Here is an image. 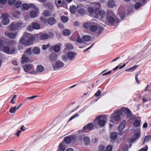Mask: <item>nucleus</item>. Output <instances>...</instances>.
<instances>
[{"instance_id":"6e6d98bb","label":"nucleus","mask_w":151,"mask_h":151,"mask_svg":"<svg viewBox=\"0 0 151 151\" xmlns=\"http://www.w3.org/2000/svg\"><path fill=\"white\" fill-rule=\"evenodd\" d=\"M141 4L139 2L137 3L134 5V8L136 9H139L140 6Z\"/></svg>"},{"instance_id":"c03bdc74","label":"nucleus","mask_w":151,"mask_h":151,"mask_svg":"<svg viewBox=\"0 0 151 151\" xmlns=\"http://www.w3.org/2000/svg\"><path fill=\"white\" fill-rule=\"evenodd\" d=\"M91 24L89 22L85 23L83 24V27L85 29H88L89 27L90 28Z\"/></svg>"},{"instance_id":"6e6552de","label":"nucleus","mask_w":151,"mask_h":151,"mask_svg":"<svg viewBox=\"0 0 151 151\" xmlns=\"http://www.w3.org/2000/svg\"><path fill=\"white\" fill-rule=\"evenodd\" d=\"M2 48H3L4 51L8 54H14L15 52V50L13 47L10 49L8 46H5L4 47H3Z\"/></svg>"},{"instance_id":"f3484780","label":"nucleus","mask_w":151,"mask_h":151,"mask_svg":"<svg viewBox=\"0 0 151 151\" xmlns=\"http://www.w3.org/2000/svg\"><path fill=\"white\" fill-rule=\"evenodd\" d=\"M67 147L66 145L64 142H62L58 146L59 150L58 151H64L65 148Z\"/></svg>"},{"instance_id":"0eeeda50","label":"nucleus","mask_w":151,"mask_h":151,"mask_svg":"<svg viewBox=\"0 0 151 151\" xmlns=\"http://www.w3.org/2000/svg\"><path fill=\"white\" fill-rule=\"evenodd\" d=\"M121 112H122V114L124 113V116L127 118H129L132 116V113L130 110L127 108L123 107L121 109Z\"/></svg>"},{"instance_id":"603ef678","label":"nucleus","mask_w":151,"mask_h":151,"mask_svg":"<svg viewBox=\"0 0 151 151\" xmlns=\"http://www.w3.org/2000/svg\"><path fill=\"white\" fill-rule=\"evenodd\" d=\"M47 9L51 10V12H53L54 10V8L53 5L51 4H49L48 5Z\"/></svg>"},{"instance_id":"4be33fe9","label":"nucleus","mask_w":151,"mask_h":151,"mask_svg":"<svg viewBox=\"0 0 151 151\" xmlns=\"http://www.w3.org/2000/svg\"><path fill=\"white\" fill-rule=\"evenodd\" d=\"M57 58V56L56 53H55L50 54L49 56V58L50 60L52 61H55Z\"/></svg>"},{"instance_id":"a211bd4d","label":"nucleus","mask_w":151,"mask_h":151,"mask_svg":"<svg viewBox=\"0 0 151 151\" xmlns=\"http://www.w3.org/2000/svg\"><path fill=\"white\" fill-rule=\"evenodd\" d=\"M56 19L53 17H50L47 20V23L50 25H53L56 23Z\"/></svg>"},{"instance_id":"7c9ffc66","label":"nucleus","mask_w":151,"mask_h":151,"mask_svg":"<svg viewBox=\"0 0 151 151\" xmlns=\"http://www.w3.org/2000/svg\"><path fill=\"white\" fill-rule=\"evenodd\" d=\"M76 7L74 5H72L71 6L70 8V10L71 12L73 14L75 13L76 10Z\"/></svg>"},{"instance_id":"e2e57ef3","label":"nucleus","mask_w":151,"mask_h":151,"mask_svg":"<svg viewBox=\"0 0 151 151\" xmlns=\"http://www.w3.org/2000/svg\"><path fill=\"white\" fill-rule=\"evenodd\" d=\"M79 115H78V113H76L74 116H72L70 117V119L69 121H70L72 119H73L75 118L76 117L78 116Z\"/></svg>"},{"instance_id":"de8ad7c7","label":"nucleus","mask_w":151,"mask_h":151,"mask_svg":"<svg viewBox=\"0 0 151 151\" xmlns=\"http://www.w3.org/2000/svg\"><path fill=\"white\" fill-rule=\"evenodd\" d=\"M23 9L24 10H27L28 9V4L26 3H24L22 5Z\"/></svg>"},{"instance_id":"13d9d810","label":"nucleus","mask_w":151,"mask_h":151,"mask_svg":"<svg viewBox=\"0 0 151 151\" xmlns=\"http://www.w3.org/2000/svg\"><path fill=\"white\" fill-rule=\"evenodd\" d=\"M101 93V92L100 90H98V91L95 94L94 96L96 97H98L100 96Z\"/></svg>"},{"instance_id":"5701e85b","label":"nucleus","mask_w":151,"mask_h":151,"mask_svg":"<svg viewBox=\"0 0 151 151\" xmlns=\"http://www.w3.org/2000/svg\"><path fill=\"white\" fill-rule=\"evenodd\" d=\"M49 35H51L52 36H53V33H49V35L46 34V33H43L40 36V39L42 40H43L45 39H47L50 36Z\"/></svg>"},{"instance_id":"3c124183","label":"nucleus","mask_w":151,"mask_h":151,"mask_svg":"<svg viewBox=\"0 0 151 151\" xmlns=\"http://www.w3.org/2000/svg\"><path fill=\"white\" fill-rule=\"evenodd\" d=\"M15 42L14 41L11 40L7 43V45L9 46H13L14 45Z\"/></svg>"},{"instance_id":"bb28decb","label":"nucleus","mask_w":151,"mask_h":151,"mask_svg":"<svg viewBox=\"0 0 151 151\" xmlns=\"http://www.w3.org/2000/svg\"><path fill=\"white\" fill-rule=\"evenodd\" d=\"M90 37L88 35H85L82 37V40L83 42H87L90 40Z\"/></svg>"},{"instance_id":"864d4df0","label":"nucleus","mask_w":151,"mask_h":151,"mask_svg":"<svg viewBox=\"0 0 151 151\" xmlns=\"http://www.w3.org/2000/svg\"><path fill=\"white\" fill-rule=\"evenodd\" d=\"M138 67V65H135L127 69L125 71H129V70H131V71L133 70H134L136 68H137Z\"/></svg>"},{"instance_id":"ea45409f","label":"nucleus","mask_w":151,"mask_h":151,"mask_svg":"<svg viewBox=\"0 0 151 151\" xmlns=\"http://www.w3.org/2000/svg\"><path fill=\"white\" fill-rule=\"evenodd\" d=\"M17 107L16 106L11 107L9 110V112L11 113H14L17 111Z\"/></svg>"},{"instance_id":"423d86ee","label":"nucleus","mask_w":151,"mask_h":151,"mask_svg":"<svg viewBox=\"0 0 151 151\" xmlns=\"http://www.w3.org/2000/svg\"><path fill=\"white\" fill-rule=\"evenodd\" d=\"M1 17L2 18V23L3 24L6 25L9 23L10 21L8 18V15L7 14L3 13L1 15Z\"/></svg>"},{"instance_id":"f03ea898","label":"nucleus","mask_w":151,"mask_h":151,"mask_svg":"<svg viewBox=\"0 0 151 151\" xmlns=\"http://www.w3.org/2000/svg\"><path fill=\"white\" fill-rule=\"evenodd\" d=\"M122 115V112L120 110L115 112L111 115L110 121L114 122L119 121L120 120V116Z\"/></svg>"},{"instance_id":"37998d69","label":"nucleus","mask_w":151,"mask_h":151,"mask_svg":"<svg viewBox=\"0 0 151 151\" xmlns=\"http://www.w3.org/2000/svg\"><path fill=\"white\" fill-rule=\"evenodd\" d=\"M66 48L69 50H71L73 49V47L70 43L66 44L65 45Z\"/></svg>"},{"instance_id":"f8f14e48","label":"nucleus","mask_w":151,"mask_h":151,"mask_svg":"<svg viewBox=\"0 0 151 151\" xmlns=\"http://www.w3.org/2000/svg\"><path fill=\"white\" fill-rule=\"evenodd\" d=\"M64 63L60 60H58L56 62L55 65L53 66L54 69H59L64 66Z\"/></svg>"},{"instance_id":"c85d7f7f","label":"nucleus","mask_w":151,"mask_h":151,"mask_svg":"<svg viewBox=\"0 0 151 151\" xmlns=\"http://www.w3.org/2000/svg\"><path fill=\"white\" fill-rule=\"evenodd\" d=\"M135 138H133L131 140V142L133 143L134 142L136 139H138L140 137L139 133H135L134 134Z\"/></svg>"},{"instance_id":"052dcab7","label":"nucleus","mask_w":151,"mask_h":151,"mask_svg":"<svg viewBox=\"0 0 151 151\" xmlns=\"http://www.w3.org/2000/svg\"><path fill=\"white\" fill-rule=\"evenodd\" d=\"M26 129V128L24 127V126L23 125L21 127L19 130L22 132L24 131Z\"/></svg>"},{"instance_id":"09e8293b","label":"nucleus","mask_w":151,"mask_h":151,"mask_svg":"<svg viewBox=\"0 0 151 151\" xmlns=\"http://www.w3.org/2000/svg\"><path fill=\"white\" fill-rule=\"evenodd\" d=\"M88 11L90 13H93L94 12L95 13L96 10H94L92 7H89L88 9Z\"/></svg>"},{"instance_id":"9d476101","label":"nucleus","mask_w":151,"mask_h":151,"mask_svg":"<svg viewBox=\"0 0 151 151\" xmlns=\"http://www.w3.org/2000/svg\"><path fill=\"white\" fill-rule=\"evenodd\" d=\"M32 8L35 9V11H33L30 13V16L32 18H34L36 17L37 15L36 12H38V9L36 8L35 6L32 4H29V8Z\"/></svg>"},{"instance_id":"f704fd0d","label":"nucleus","mask_w":151,"mask_h":151,"mask_svg":"<svg viewBox=\"0 0 151 151\" xmlns=\"http://www.w3.org/2000/svg\"><path fill=\"white\" fill-rule=\"evenodd\" d=\"M60 49V46L58 45H56L53 47V50L55 52H58Z\"/></svg>"},{"instance_id":"774afa93","label":"nucleus","mask_w":151,"mask_h":151,"mask_svg":"<svg viewBox=\"0 0 151 151\" xmlns=\"http://www.w3.org/2000/svg\"><path fill=\"white\" fill-rule=\"evenodd\" d=\"M7 0H0V3L2 4H4L6 3Z\"/></svg>"},{"instance_id":"2f4dec72","label":"nucleus","mask_w":151,"mask_h":151,"mask_svg":"<svg viewBox=\"0 0 151 151\" xmlns=\"http://www.w3.org/2000/svg\"><path fill=\"white\" fill-rule=\"evenodd\" d=\"M33 52L36 54H38L40 53V50L38 47H35L32 50Z\"/></svg>"},{"instance_id":"393cba45","label":"nucleus","mask_w":151,"mask_h":151,"mask_svg":"<svg viewBox=\"0 0 151 151\" xmlns=\"http://www.w3.org/2000/svg\"><path fill=\"white\" fill-rule=\"evenodd\" d=\"M108 6L111 8L114 7L116 6V4L113 0H109L107 3Z\"/></svg>"},{"instance_id":"a18cd8bd","label":"nucleus","mask_w":151,"mask_h":151,"mask_svg":"<svg viewBox=\"0 0 151 151\" xmlns=\"http://www.w3.org/2000/svg\"><path fill=\"white\" fill-rule=\"evenodd\" d=\"M151 139V136L148 135L146 136L143 142V143L148 142Z\"/></svg>"},{"instance_id":"338daca9","label":"nucleus","mask_w":151,"mask_h":151,"mask_svg":"<svg viewBox=\"0 0 151 151\" xmlns=\"http://www.w3.org/2000/svg\"><path fill=\"white\" fill-rule=\"evenodd\" d=\"M148 149V147L147 146H146L145 147H144L139 150V151H147Z\"/></svg>"},{"instance_id":"680f3d73","label":"nucleus","mask_w":151,"mask_h":151,"mask_svg":"<svg viewBox=\"0 0 151 151\" xmlns=\"http://www.w3.org/2000/svg\"><path fill=\"white\" fill-rule=\"evenodd\" d=\"M22 132L21 130H19L17 131L16 133L15 134V135L17 136L18 137H19L20 135V134Z\"/></svg>"},{"instance_id":"4d7b16f0","label":"nucleus","mask_w":151,"mask_h":151,"mask_svg":"<svg viewBox=\"0 0 151 151\" xmlns=\"http://www.w3.org/2000/svg\"><path fill=\"white\" fill-rule=\"evenodd\" d=\"M50 46V45L49 44H48L46 45H44L42 47L43 49L45 50H46Z\"/></svg>"},{"instance_id":"bf43d9fd","label":"nucleus","mask_w":151,"mask_h":151,"mask_svg":"<svg viewBox=\"0 0 151 151\" xmlns=\"http://www.w3.org/2000/svg\"><path fill=\"white\" fill-rule=\"evenodd\" d=\"M68 58L66 55H63L62 57V59L63 61H67L68 59Z\"/></svg>"},{"instance_id":"1a4fd4ad","label":"nucleus","mask_w":151,"mask_h":151,"mask_svg":"<svg viewBox=\"0 0 151 151\" xmlns=\"http://www.w3.org/2000/svg\"><path fill=\"white\" fill-rule=\"evenodd\" d=\"M104 117H105V116H104ZM96 119L99 121V125L101 127L104 126L106 123L105 117L104 118L103 116H99Z\"/></svg>"},{"instance_id":"c756f323","label":"nucleus","mask_w":151,"mask_h":151,"mask_svg":"<svg viewBox=\"0 0 151 151\" xmlns=\"http://www.w3.org/2000/svg\"><path fill=\"white\" fill-rule=\"evenodd\" d=\"M76 55V53L73 52H70L68 53V57L70 59L74 58Z\"/></svg>"},{"instance_id":"a878e982","label":"nucleus","mask_w":151,"mask_h":151,"mask_svg":"<svg viewBox=\"0 0 151 151\" xmlns=\"http://www.w3.org/2000/svg\"><path fill=\"white\" fill-rule=\"evenodd\" d=\"M117 136V134L116 132H112L111 133L110 135L111 141L112 142H113L114 140H115L116 139Z\"/></svg>"},{"instance_id":"6ab92c4d","label":"nucleus","mask_w":151,"mask_h":151,"mask_svg":"<svg viewBox=\"0 0 151 151\" xmlns=\"http://www.w3.org/2000/svg\"><path fill=\"white\" fill-rule=\"evenodd\" d=\"M94 127L93 124L92 123H90L88 125L85 126L83 128V131H86L87 130H91Z\"/></svg>"},{"instance_id":"ddd939ff","label":"nucleus","mask_w":151,"mask_h":151,"mask_svg":"<svg viewBox=\"0 0 151 151\" xmlns=\"http://www.w3.org/2000/svg\"><path fill=\"white\" fill-rule=\"evenodd\" d=\"M76 139V137L74 135H71L69 136L65 137L64 138V140L63 142H64L65 143L68 144L70 143L71 141L72 140Z\"/></svg>"},{"instance_id":"473e14b6","label":"nucleus","mask_w":151,"mask_h":151,"mask_svg":"<svg viewBox=\"0 0 151 151\" xmlns=\"http://www.w3.org/2000/svg\"><path fill=\"white\" fill-rule=\"evenodd\" d=\"M71 33L70 31L68 29H65L63 31V34L65 36H68Z\"/></svg>"},{"instance_id":"f257e3e1","label":"nucleus","mask_w":151,"mask_h":151,"mask_svg":"<svg viewBox=\"0 0 151 151\" xmlns=\"http://www.w3.org/2000/svg\"><path fill=\"white\" fill-rule=\"evenodd\" d=\"M28 49L26 50L22 58L21 63L24 70L28 73V65L25 64L28 61Z\"/></svg>"},{"instance_id":"4c0bfd02","label":"nucleus","mask_w":151,"mask_h":151,"mask_svg":"<svg viewBox=\"0 0 151 151\" xmlns=\"http://www.w3.org/2000/svg\"><path fill=\"white\" fill-rule=\"evenodd\" d=\"M22 3L20 1H17L15 3V6L17 8H19L21 6Z\"/></svg>"},{"instance_id":"49530a36","label":"nucleus","mask_w":151,"mask_h":151,"mask_svg":"<svg viewBox=\"0 0 151 151\" xmlns=\"http://www.w3.org/2000/svg\"><path fill=\"white\" fill-rule=\"evenodd\" d=\"M140 124V122L139 121L135 120L133 123V125L135 127H139Z\"/></svg>"},{"instance_id":"aec40b11","label":"nucleus","mask_w":151,"mask_h":151,"mask_svg":"<svg viewBox=\"0 0 151 151\" xmlns=\"http://www.w3.org/2000/svg\"><path fill=\"white\" fill-rule=\"evenodd\" d=\"M31 26L33 29H38L40 28V25L39 24L36 22H33L32 23L31 26H29V30L31 29Z\"/></svg>"},{"instance_id":"0e129e2a","label":"nucleus","mask_w":151,"mask_h":151,"mask_svg":"<svg viewBox=\"0 0 151 151\" xmlns=\"http://www.w3.org/2000/svg\"><path fill=\"white\" fill-rule=\"evenodd\" d=\"M4 43L3 41L0 39V49H1L3 47Z\"/></svg>"},{"instance_id":"c9c22d12","label":"nucleus","mask_w":151,"mask_h":151,"mask_svg":"<svg viewBox=\"0 0 151 151\" xmlns=\"http://www.w3.org/2000/svg\"><path fill=\"white\" fill-rule=\"evenodd\" d=\"M20 14V12L19 11H16L14 12L13 14V16L17 18L19 17Z\"/></svg>"},{"instance_id":"dca6fc26","label":"nucleus","mask_w":151,"mask_h":151,"mask_svg":"<svg viewBox=\"0 0 151 151\" xmlns=\"http://www.w3.org/2000/svg\"><path fill=\"white\" fill-rule=\"evenodd\" d=\"M95 14L97 15H99L102 18L106 16V13L105 11L103 10H98L96 9L95 11Z\"/></svg>"},{"instance_id":"8fccbe9b","label":"nucleus","mask_w":151,"mask_h":151,"mask_svg":"<svg viewBox=\"0 0 151 151\" xmlns=\"http://www.w3.org/2000/svg\"><path fill=\"white\" fill-rule=\"evenodd\" d=\"M16 25L17 29H19L21 28L22 26V24L20 23H16Z\"/></svg>"},{"instance_id":"7ed1b4c3","label":"nucleus","mask_w":151,"mask_h":151,"mask_svg":"<svg viewBox=\"0 0 151 151\" xmlns=\"http://www.w3.org/2000/svg\"><path fill=\"white\" fill-rule=\"evenodd\" d=\"M21 44L26 47L28 45V33L27 32L24 33L22 37L19 40Z\"/></svg>"},{"instance_id":"2eb2a0df","label":"nucleus","mask_w":151,"mask_h":151,"mask_svg":"<svg viewBox=\"0 0 151 151\" xmlns=\"http://www.w3.org/2000/svg\"><path fill=\"white\" fill-rule=\"evenodd\" d=\"M17 35V33L9 32H6L4 33V35L5 36L7 37L13 39L15 38Z\"/></svg>"},{"instance_id":"b1692460","label":"nucleus","mask_w":151,"mask_h":151,"mask_svg":"<svg viewBox=\"0 0 151 151\" xmlns=\"http://www.w3.org/2000/svg\"><path fill=\"white\" fill-rule=\"evenodd\" d=\"M35 37L29 34V45L32 44L34 41L35 40Z\"/></svg>"},{"instance_id":"4468645a","label":"nucleus","mask_w":151,"mask_h":151,"mask_svg":"<svg viewBox=\"0 0 151 151\" xmlns=\"http://www.w3.org/2000/svg\"><path fill=\"white\" fill-rule=\"evenodd\" d=\"M112 148V147L110 145H108L106 148L103 145H101L99 147V151H111Z\"/></svg>"},{"instance_id":"cd10ccee","label":"nucleus","mask_w":151,"mask_h":151,"mask_svg":"<svg viewBox=\"0 0 151 151\" xmlns=\"http://www.w3.org/2000/svg\"><path fill=\"white\" fill-rule=\"evenodd\" d=\"M9 29L12 31L17 30L15 23H13L11 24L9 26Z\"/></svg>"},{"instance_id":"58836bf2","label":"nucleus","mask_w":151,"mask_h":151,"mask_svg":"<svg viewBox=\"0 0 151 151\" xmlns=\"http://www.w3.org/2000/svg\"><path fill=\"white\" fill-rule=\"evenodd\" d=\"M33 65L29 63V73L32 74L31 72H33L34 69Z\"/></svg>"},{"instance_id":"e433bc0d","label":"nucleus","mask_w":151,"mask_h":151,"mask_svg":"<svg viewBox=\"0 0 151 151\" xmlns=\"http://www.w3.org/2000/svg\"><path fill=\"white\" fill-rule=\"evenodd\" d=\"M61 18L62 22L64 23L67 22L68 20V17L64 16H62L61 17Z\"/></svg>"},{"instance_id":"39448f33","label":"nucleus","mask_w":151,"mask_h":151,"mask_svg":"<svg viewBox=\"0 0 151 151\" xmlns=\"http://www.w3.org/2000/svg\"><path fill=\"white\" fill-rule=\"evenodd\" d=\"M108 21L111 24L114 22L117 23L118 22L116 17L114 13L112 12H110L109 13Z\"/></svg>"},{"instance_id":"9b49d317","label":"nucleus","mask_w":151,"mask_h":151,"mask_svg":"<svg viewBox=\"0 0 151 151\" xmlns=\"http://www.w3.org/2000/svg\"><path fill=\"white\" fill-rule=\"evenodd\" d=\"M36 70V71L35 70H33V72H31L32 74L35 75L38 73H42L44 71V68L42 65H38L37 66Z\"/></svg>"},{"instance_id":"79ce46f5","label":"nucleus","mask_w":151,"mask_h":151,"mask_svg":"<svg viewBox=\"0 0 151 151\" xmlns=\"http://www.w3.org/2000/svg\"><path fill=\"white\" fill-rule=\"evenodd\" d=\"M43 14L45 17H49L51 15L50 12L47 10H45L43 11Z\"/></svg>"},{"instance_id":"69168bd1","label":"nucleus","mask_w":151,"mask_h":151,"mask_svg":"<svg viewBox=\"0 0 151 151\" xmlns=\"http://www.w3.org/2000/svg\"><path fill=\"white\" fill-rule=\"evenodd\" d=\"M58 26L61 29H63L64 27V26L61 23H59L58 24Z\"/></svg>"},{"instance_id":"412c9836","label":"nucleus","mask_w":151,"mask_h":151,"mask_svg":"<svg viewBox=\"0 0 151 151\" xmlns=\"http://www.w3.org/2000/svg\"><path fill=\"white\" fill-rule=\"evenodd\" d=\"M126 121L124 120L122 121L118 127V130L121 132L125 127L126 125Z\"/></svg>"},{"instance_id":"a19ab883","label":"nucleus","mask_w":151,"mask_h":151,"mask_svg":"<svg viewBox=\"0 0 151 151\" xmlns=\"http://www.w3.org/2000/svg\"><path fill=\"white\" fill-rule=\"evenodd\" d=\"M78 13L81 15H83L86 13L85 10L84 9L82 8L79 9L78 10Z\"/></svg>"},{"instance_id":"20e7f679","label":"nucleus","mask_w":151,"mask_h":151,"mask_svg":"<svg viewBox=\"0 0 151 151\" xmlns=\"http://www.w3.org/2000/svg\"><path fill=\"white\" fill-rule=\"evenodd\" d=\"M90 30L93 32L97 31V35H99L104 30V29L101 26H99L97 27L96 25L94 24H91L90 27Z\"/></svg>"},{"instance_id":"5fc2aeb1","label":"nucleus","mask_w":151,"mask_h":151,"mask_svg":"<svg viewBox=\"0 0 151 151\" xmlns=\"http://www.w3.org/2000/svg\"><path fill=\"white\" fill-rule=\"evenodd\" d=\"M15 0H8V2L9 4L10 5L12 6L15 3Z\"/></svg>"},{"instance_id":"72a5a7b5","label":"nucleus","mask_w":151,"mask_h":151,"mask_svg":"<svg viewBox=\"0 0 151 151\" xmlns=\"http://www.w3.org/2000/svg\"><path fill=\"white\" fill-rule=\"evenodd\" d=\"M84 141L85 145H87L90 143L89 138L87 137H85L83 139Z\"/></svg>"}]
</instances>
